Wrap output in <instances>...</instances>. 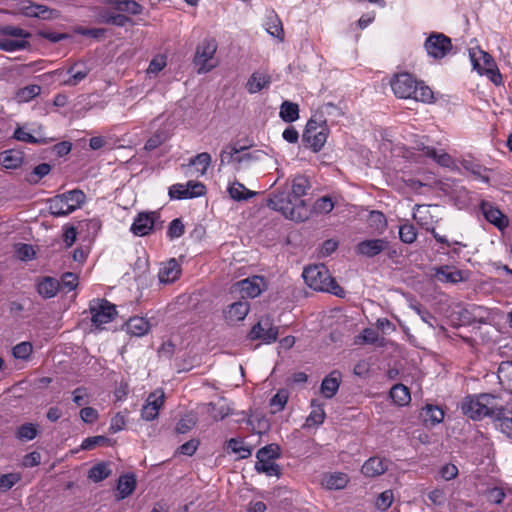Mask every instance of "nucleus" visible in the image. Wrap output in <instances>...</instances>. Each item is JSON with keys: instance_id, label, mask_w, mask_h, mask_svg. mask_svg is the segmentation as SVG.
I'll list each match as a JSON object with an SVG mask.
<instances>
[{"instance_id": "f257e3e1", "label": "nucleus", "mask_w": 512, "mask_h": 512, "mask_svg": "<svg viewBox=\"0 0 512 512\" xmlns=\"http://www.w3.org/2000/svg\"><path fill=\"white\" fill-rule=\"evenodd\" d=\"M391 88L395 96L402 99L430 103L434 98L432 90L422 82H418L409 73L396 75L391 81Z\"/></svg>"}, {"instance_id": "f03ea898", "label": "nucleus", "mask_w": 512, "mask_h": 512, "mask_svg": "<svg viewBox=\"0 0 512 512\" xmlns=\"http://www.w3.org/2000/svg\"><path fill=\"white\" fill-rule=\"evenodd\" d=\"M267 206L296 222H304L310 216V210L305 201H296L290 193L285 191L271 194L267 199Z\"/></svg>"}, {"instance_id": "7ed1b4c3", "label": "nucleus", "mask_w": 512, "mask_h": 512, "mask_svg": "<svg viewBox=\"0 0 512 512\" xmlns=\"http://www.w3.org/2000/svg\"><path fill=\"white\" fill-rule=\"evenodd\" d=\"M302 277L311 289L328 292L337 297H345V290L337 284L324 264H315L304 269Z\"/></svg>"}, {"instance_id": "20e7f679", "label": "nucleus", "mask_w": 512, "mask_h": 512, "mask_svg": "<svg viewBox=\"0 0 512 512\" xmlns=\"http://www.w3.org/2000/svg\"><path fill=\"white\" fill-rule=\"evenodd\" d=\"M501 404L496 396L492 394H480L478 396H467L461 403V411L473 420H480L490 417L494 421Z\"/></svg>"}, {"instance_id": "39448f33", "label": "nucleus", "mask_w": 512, "mask_h": 512, "mask_svg": "<svg viewBox=\"0 0 512 512\" xmlns=\"http://www.w3.org/2000/svg\"><path fill=\"white\" fill-rule=\"evenodd\" d=\"M85 201V193L80 189H73L50 198L47 203L51 215L62 217L79 209Z\"/></svg>"}, {"instance_id": "423d86ee", "label": "nucleus", "mask_w": 512, "mask_h": 512, "mask_svg": "<svg viewBox=\"0 0 512 512\" xmlns=\"http://www.w3.org/2000/svg\"><path fill=\"white\" fill-rule=\"evenodd\" d=\"M246 147L238 143L225 145L220 154V166L232 165L235 171L245 170L259 159V152H245Z\"/></svg>"}, {"instance_id": "0eeeda50", "label": "nucleus", "mask_w": 512, "mask_h": 512, "mask_svg": "<svg viewBox=\"0 0 512 512\" xmlns=\"http://www.w3.org/2000/svg\"><path fill=\"white\" fill-rule=\"evenodd\" d=\"M217 48L218 43L214 38H205L198 44L193 62L199 74L210 72L217 66L214 59Z\"/></svg>"}, {"instance_id": "6e6552de", "label": "nucleus", "mask_w": 512, "mask_h": 512, "mask_svg": "<svg viewBox=\"0 0 512 512\" xmlns=\"http://www.w3.org/2000/svg\"><path fill=\"white\" fill-rule=\"evenodd\" d=\"M328 132L325 121L319 123L315 119H310L306 124L302 140L313 152H319L326 143Z\"/></svg>"}, {"instance_id": "1a4fd4ad", "label": "nucleus", "mask_w": 512, "mask_h": 512, "mask_svg": "<svg viewBox=\"0 0 512 512\" xmlns=\"http://www.w3.org/2000/svg\"><path fill=\"white\" fill-rule=\"evenodd\" d=\"M424 50L428 57L441 60L449 55L453 49L451 38L441 32H432L424 41Z\"/></svg>"}, {"instance_id": "9d476101", "label": "nucleus", "mask_w": 512, "mask_h": 512, "mask_svg": "<svg viewBox=\"0 0 512 512\" xmlns=\"http://www.w3.org/2000/svg\"><path fill=\"white\" fill-rule=\"evenodd\" d=\"M478 54L479 57L476 56V53H470L474 69H476L481 75H486L495 85H502V75L499 72L492 56L482 50H480Z\"/></svg>"}, {"instance_id": "9b49d317", "label": "nucleus", "mask_w": 512, "mask_h": 512, "mask_svg": "<svg viewBox=\"0 0 512 512\" xmlns=\"http://www.w3.org/2000/svg\"><path fill=\"white\" fill-rule=\"evenodd\" d=\"M91 69L83 61L73 63L66 71L63 69H56L49 74L57 76L60 84L64 86L74 87L86 79Z\"/></svg>"}, {"instance_id": "f8f14e48", "label": "nucleus", "mask_w": 512, "mask_h": 512, "mask_svg": "<svg viewBox=\"0 0 512 512\" xmlns=\"http://www.w3.org/2000/svg\"><path fill=\"white\" fill-rule=\"evenodd\" d=\"M91 322L96 328L111 322L116 316V307L106 299H93L89 303Z\"/></svg>"}, {"instance_id": "ddd939ff", "label": "nucleus", "mask_w": 512, "mask_h": 512, "mask_svg": "<svg viewBox=\"0 0 512 512\" xmlns=\"http://www.w3.org/2000/svg\"><path fill=\"white\" fill-rule=\"evenodd\" d=\"M278 334V327L273 324L272 318L264 316L253 325L248 337L250 340H261L263 343L271 344L277 340Z\"/></svg>"}, {"instance_id": "4468645a", "label": "nucleus", "mask_w": 512, "mask_h": 512, "mask_svg": "<svg viewBox=\"0 0 512 512\" xmlns=\"http://www.w3.org/2000/svg\"><path fill=\"white\" fill-rule=\"evenodd\" d=\"M19 13L29 18H38L45 21L54 20L60 17V12L46 5L27 1L20 5Z\"/></svg>"}, {"instance_id": "2eb2a0df", "label": "nucleus", "mask_w": 512, "mask_h": 512, "mask_svg": "<svg viewBox=\"0 0 512 512\" xmlns=\"http://www.w3.org/2000/svg\"><path fill=\"white\" fill-rule=\"evenodd\" d=\"M205 192V185L197 181H188L186 184L177 183L169 188L170 198L178 200L200 197Z\"/></svg>"}, {"instance_id": "dca6fc26", "label": "nucleus", "mask_w": 512, "mask_h": 512, "mask_svg": "<svg viewBox=\"0 0 512 512\" xmlns=\"http://www.w3.org/2000/svg\"><path fill=\"white\" fill-rule=\"evenodd\" d=\"M389 247V241L386 238L366 239L360 241L355 252L367 258H373L384 252Z\"/></svg>"}, {"instance_id": "f3484780", "label": "nucleus", "mask_w": 512, "mask_h": 512, "mask_svg": "<svg viewBox=\"0 0 512 512\" xmlns=\"http://www.w3.org/2000/svg\"><path fill=\"white\" fill-rule=\"evenodd\" d=\"M158 218L159 215L156 212L139 213L134 219L130 231L136 236H146L152 231Z\"/></svg>"}, {"instance_id": "a211bd4d", "label": "nucleus", "mask_w": 512, "mask_h": 512, "mask_svg": "<svg viewBox=\"0 0 512 512\" xmlns=\"http://www.w3.org/2000/svg\"><path fill=\"white\" fill-rule=\"evenodd\" d=\"M165 394L162 389H156L150 393L146 399V404L141 410V416L146 421H152L157 418L159 409L164 403Z\"/></svg>"}, {"instance_id": "6ab92c4d", "label": "nucleus", "mask_w": 512, "mask_h": 512, "mask_svg": "<svg viewBox=\"0 0 512 512\" xmlns=\"http://www.w3.org/2000/svg\"><path fill=\"white\" fill-rule=\"evenodd\" d=\"M235 286L241 292L242 297L255 298L265 289L266 282L261 276H253L237 282Z\"/></svg>"}, {"instance_id": "aec40b11", "label": "nucleus", "mask_w": 512, "mask_h": 512, "mask_svg": "<svg viewBox=\"0 0 512 512\" xmlns=\"http://www.w3.org/2000/svg\"><path fill=\"white\" fill-rule=\"evenodd\" d=\"M250 311V304L247 300H239L236 302H233L232 304L228 305L224 311L223 315L225 318V321L232 325L239 321H243L246 316L248 315Z\"/></svg>"}, {"instance_id": "412c9836", "label": "nucleus", "mask_w": 512, "mask_h": 512, "mask_svg": "<svg viewBox=\"0 0 512 512\" xmlns=\"http://www.w3.org/2000/svg\"><path fill=\"white\" fill-rule=\"evenodd\" d=\"M311 411L307 416L303 429L318 428L322 425L326 419V413L324 410V403L317 398L311 399L310 402Z\"/></svg>"}, {"instance_id": "4be33fe9", "label": "nucleus", "mask_w": 512, "mask_h": 512, "mask_svg": "<svg viewBox=\"0 0 512 512\" xmlns=\"http://www.w3.org/2000/svg\"><path fill=\"white\" fill-rule=\"evenodd\" d=\"M432 270L435 280L441 283L456 284L465 280L463 272L453 266L443 265L434 267Z\"/></svg>"}, {"instance_id": "5701e85b", "label": "nucleus", "mask_w": 512, "mask_h": 512, "mask_svg": "<svg viewBox=\"0 0 512 512\" xmlns=\"http://www.w3.org/2000/svg\"><path fill=\"white\" fill-rule=\"evenodd\" d=\"M60 289V281L54 277L45 276L36 281V290L44 299L55 297Z\"/></svg>"}, {"instance_id": "b1692460", "label": "nucleus", "mask_w": 512, "mask_h": 512, "mask_svg": "<svg viewBox=\"0 0 512 512\" xmlns=\"http://www.w3.org/2000/svg\"><path fill=\"white\" fill-rule=\"evenodd\" d=\"M495 426L512 440V408L501 404L496 418H494Z\"/></svg>"}, {"instance_id": "393cba45", "label": "nucleus", "mask_w": 512, "mask_h": 512, "mask_svg": "<svg viewBox=\"0 0 512 512\" xmlns=\"http://www.w3.org/2000/svg\"><path fill=\"white\" fill-rule=\"evenodd\" d=\"M481 210L485 219L497 228L503 229L507 227L508 220L498 208L487 202H483L481 204Z\"/></svg>"}, {"instance_id": "a878e982", "label": "nucleus", "mask_w": 512, "mask_h": 512, "mask_svg": "<svg viewBox=\"0 0 512 512\" xmlns=\"http://www.w3.org/2000/svg\"><path fill=\"white\" fill-rule=\"evenodd\" d=\"M24 154L17 149H9L0 153V165L7 170H15L23 164Z\"/></svg>"}, {"instance_id": "bb28decb", "label": "nucleus", "mask_w": 512, "mask_h": 512, "mask_svg": "<svg viewBox=\"0 0 512 512\" xmlns=\"http://www.w3.org/2000/svg\"><path fill=\"white\" fill-rule=\"evenodd\" d=\"M270 83L271 76L267 72L255 71L249 77L246 83V89L250 94H255L264 88H268Z\"/></svg>"}, {"instance_id": "cd10ccee", "label": "nucleus", "mask_w": 512, "mask_h": 512, "mask_svg": "<svg viewBox=\"0 0 512 512\" xmlns=\"http://www.w3.org/2000/svg\"><path fill=\"white\" fill-rule=\"evenodd\" d=\"M388 469V464L384 459L380 457H370L364 462L361 468V472L366 477H376L384 474Z\"/></svg>"}, {"instance_id": "c85d7f7f", "label": "nucleus", "mask_w": 512, "mask_h": 512, "mask_svg": "<svg viewBox=\"0 0 512 512\" xmlns=\"http://www.w3.org/2000/svg\"><path fill=\"white\" fill-rule=\"evenodd\" d=\"M181 269L176 259H170L164 263L158 273V278L161 283H172L178 279Z\"/></svg>"}, {"instance_id": "c756f323", "label": "nucleus", "mask_w": 512, "mask_h": 512, "mask_svg": "<svg viewBox=\"0 0 512 512\" xmlns=\"http://www.w3.org/2000/svg\"><path fill=\"white\" fill-rule=\"evenodd\" d=\"M150 328L149 321L143 317H132L125 325L126 332L136 337L144 336L149 332Z\"/></svg>"}, {"instance_id": "7c9ffc66", "label": "nucleus", "mask_w": 512, "mask_h": 512, "mask_svg": "<svg viewBox=\"0 0 512 512\" xmlns=\"http://www.w3.org/2000/svg\"><path fill=\"white\" fill-rule=\"evenodd\" d=\"M423 421L426 425L435 426L444 419V412L438 406L427 404L421 413Z\"/></svg>"}, {"instance_id": "2f4dec72", "label": "nucleus", "mask_w": 512, "mask_h": 512, "mask_svg": "<svg viewBox=\"0 0 512 512\" xmlns=\"http://www.w3.org/2000/svg\"><path fill=\"white\" fill-rule=\"evenodd\" d=\"M311 188L309 179L303 175H297L292 181L291 196L296 200H302L301 197L305 196Z\"/></svg>"}, {"instance_id": "473e14b6", "label": "nucleus", "mask_w": 512, "mask_h": 512, "mask_svg": "<svg viewBox=\"0 0 512 512\" xmlns=\"http://www.w3.org/2000/svg\"><path fill=\"white\" fill-rule=\"evenodd\" d=\"M136 488V478L134 474H125L120 476L117 484L119 499H124L131 495Z\"/></svg>"}, {"instance_id": "72a5a7b5", "label": "nucleus", "mask_w": 512, "mask_h": 512, "mask_svg": "<svg viewBox=\"0 0 512 512\" xmlns=\"http://www.w3.org/2000/svg\"><path fill=\"white\" fill-rule=\"evenodd\" d=\"M227 448L239 459H246L252 455V448L247 446L242 438H231L227 441Z\"/></svg>"}, {"instance_id": "f704fd0d", "label": "nucleus", "mask_w": 512, "mask_h": 512, "mask_svg": "<svg viewBox=\"0 0 512 512\" xmlns=\"http://www.w3.org/2000/svg\"><path fill=\"white\" fill-rule=\"evenodd\" d=\"M389 395L393 402L399 406L407 405L411 401L409 386H391Z\"/></svg>"}, {"instance_id": "c9c22d12", "label": "nucleus", "mask_w": 512, "mask_h": 512, "mask_svg": "<svg viewBox=\"0 0 512 512\" xmlns=\"http://www.w3.org/2000/svg\"><path fill=\"white\" fill-rule=\"evenodd\" d=\"M230 197L236 201L248 200L255 196V192L248 190L242 183L233 182L227 189Z\"/></svg>"}, {"instance_id": "e433bc0d", "label": "nucleus", "mask_w": 512, "mask_h": 512, "mask_svg": "<svg viewBox=\"0 0 512 512\" xmlns=\"http://www.w3.org/2000/svg\"><path fill=\"white\" fill-rule=\"evenodd\" d=\"M280 118L287 123L296 121L299 118V106L290 101H284L280 106Z\"/></svg>"}, {"instance_id": "4c0bfd02", "label": "nucleus", "mask_w": 512, "mask_h": 512, "mask_svg": "<svg viewBox=\"0 0 512 512\" xmlns=\"http://www.w3.org/2000/svg\"><path fill=\"white\" fill-rule=\"evenodd\" d=\"M111 473L112 470L110 469V464L106 462H100L89 469L88 478L97 483L108 478Z\"/></svg>"}, {"instance_id": "58836bf2", "label": "nucleus", "mask_w": 512, "mask_h": 512, "mask_svg": "<svg viewBox=\"0 0 512 512\" xmlns=\"http://www.w3.org/2000/svg\"><path fill=\"white\" fill-rule=\"evenodd\" d=\"M349 478L345 473H332L324 478V485L330 490H340L346 487Z\"/></svg>"}, {"instance_id": "ea45409f", "label": "nucleus", "mask_w": 512, "mask_h": 512, "mask_svg": "<svg viewBox=\"0 0 512 512\" xmlns=\"http://www.w3.org/2000/svg\"><path fill=\"white\" fill-rule=\"evenodd\" d=\"M211 161V155L207 152H202L189 160V166H194L197 172L203 176L210 167Z\"/></svg>"}, {"instance_id": "a19ab883", "label": "nucleus", "mask_w": 512, "mask_h": 512, "mask_svg": "<svg viewBox=\"0 0 512 512\" xmlns=\"http://www.w3.org/2000/svg\"><path fill=\"white\" fill-rule=\"evenodd\" d=\"M255 470L258 473H264L267 476H277L279 477L280 472V466L276 464L275 462L271 460H258L255 463Z\"/></svg>"}, {"instance_id": "79ce46f5", "label": "nucleus", "mask_w": 512, "mask_h": 512, "mask_svg": "<svg viewBox=\"0 0 512 512\" xmlns=\"http://www.w3.org/2000/svg\"><path fill=\"white\" fill-rule=\"evenodd\" d=\"M368 224L378 234H382L387 227V219L380 211H371L368 217Z\"/></svg>"}, {"instance_id": "37998d69", "label": "nucleus", "mask_w": 512, "mask_h": 512, "mask_svg": "<svg viewBox=\"0 0 512 512\" xmlns=\"http://www.w3.org/2000/svg\"><path fill=\"white\" fill-rule=\"evenodd\" d=\"M30 46L27 40L23 39H9V38H0V50L5 52H15L19 50L26 49Z\"/></svg>"}, {"instance_id": "c03bdc74", "label": "nucleus", "mask_w": 512, "mask_h": 512, "mask_svg": "<svg viewBox=\"0 0 512 512\" xmlns=\"http://www.w3.org/2000/svg\"><path fill=\"white\" fill-rule=\"evenodd\" d=\"M38 435L37 426L33 423H25L19 426L15 432V437L20 441H31Z\"/></svg>"}, {"instance_id": "a18cd8bd", "label": "nucleus", "mask_w": 512, "mask_h": 512, "mask_svg": "<svg viewBox=\"0 0 512 512\" xmlns=\"http://www.w3.org/2000/svg\"><path fill=\"white\" fill-rule=\"evenodd\" d=\"M51 171V166L48 163H41L37 165L29 174L26 176V181L29 184L35 185L40 182L42 178L48 175Z\"/></svg>"}, {"instance_id": "49530a36", "label": "nucleus", "mask_w": 512, "mask_h": 512, "mask_svg": "<svg viewBox=\"0 0 512 512\" xmlns=\"http://www.w3.org/2000/svg\"><path fill=\"white\" fill-rule=\"evenodd\" d=\"M289 392L287 389H279L278 392L270 399V407L272 413H278L282 411L288 401Z\"/></svg>"}, {"instance_id": "de8ad7c7", "label": "nucleus", "mask_w": 512, "mask_h": 512, "mask_svg": "<svg viewBox=\"0 0 512 512\" xmlns=\"http://www.w3.org/2000/svg\"><path fill=\"white\" fill-rule=\"evenodd\" d=\"M41 92V87L37 84H31L19 89L16 93V99L19 102H29L37 97Z\"/></svg>"}, {"instance_id": "09e8293b", "label": "nucleus", "mask_w": 512, "mask_h": 512, "mask_svg": "<svg viewBox=\"0 0 512 512\" xmlns=\"http://www.w3.org/2000/svg\"><path fill=\"white\" fill-rule=\"evenodd\" d=\"M420 149L423 151L424 155L434 159L438 164L442 166L449 167L452 164L451 156L445 152L438 153L432 147H422Z\"/></svg>"}, {"instance_id": "8fccbe9b", "label": "nucleus", "mask_w": 512, "mask_h": 512, "mask_svg": "<svg viewBox=\"0 0 512 512\" xmlns=\"http://www.w3.org/2000/svg\"><path fill=\"white\" fill-rule=\"evenodd\" d=\"M118 11L126 12L131 15H139L143 11V7L135 0H119L115 3Z\"/></svg>"}, {"instance_id": "3c124183", "label": "nucleus", "mask_w": 512, "mask_h": 512, "mask_svg": "<svg viewBox=\"0 0 512 512\" xmlns=\"http://www.w3.org/2000/svg\"><path fill=\"white\" fill-rule=\"evenodd\" d=\"M280 457V447L277 444H269L262 448H260L256 453V458L258 460H271L277 459Z\"/></svg>"}, {"instance_id": "603ef678", "label": "nucleus", "mask_w": 512, "mask_h": 512, "mask_svg": "<svg viewBox=\"0 0 512 512\" xmlns=\"http://www.w3.org/2000/svg\"><path fill=\"white\" fill-rule=\"evenodd\" d=\"M399 238L405 244H412L417 238L416 228L409 223H405L399 227Z\"/></svg>"}, {"instance_id": "864d4df0", "label": "nucleus", "mask_w": 512, "mask_h": 512, "mask_svg": "<svg viewBox=\"0 0 512 512\" xmlns=\"http://www.w3.org/2000/svg\"><path fill=\"white\" fill-rule=\"evenodd\" d=\"M33 351V346L30 342L24 341L15 345L12 349V355L16 359L28 360Z\"/></svg>"}, {"instance_id": "5fc2aeb1", "label": "nucleus", "mask_w": 512, "mask_h": 512, "mask_svg": "<svg viewBox=\"0 0 512 512\" xmlns=\"http://www.w3.org/2000/svg\"><path fill=\"white\" fill-rule=\"evenodd\" d=\"M334 202L331 197L323 196L318 198L313 205V210L318 214H328L334 208Z\"/></svg>"}, {"instance_id": "6e6d98bb", "label": "nucleus", "mask_w": 512, "mask_h": 512, "mask_svg": "<svg viewBox=\"0 0 512 512\" xmlns=\"http://www.w3.org/2000/svg\"><path fill=\"white\" fill-rule=\"evenodd\" d=\"M20 480L21 476L18 473H8L0 476V491L6 492L10 490Z\"/></svg>"}, {"instance_id": "4d7b16f0", "label": "nucleus", "mask_w": 512, "mask_h": 512, "mask_svg": "<svg viewBox=\"0 0 512 512\" xmlns=\"http://www.w3.org/2000/svg\"><path fill=\"white\" fill-rule=\"evenodd\" d=\"M109 442L110 439L102 435L88 437L82 442L81 448L83 450H91L96 446L107 445Z\"/></svg>"}, {"instance_id": "13d9d810", "label": "nucleus", "mask_w": 512, "mask_h": 512, "mask_svg": "<svg viewBox=\"0 0 512 512\" xmlns=\"http://www.w3.org/2000/svg\"><path fill=\"white\" fill-rule=\"evenodd\" d=\"M1 34L26 40L31 34L22 28L7 25L0 29Z\"/></svg>"}, {"instance_id": "bf43d9fd", "label": "nucleus", "mask_w": 512, "mask_h": 512, "mask_svg": "<svg viewBox=\"0 0 512 512\" xmlns=\"http://www.w3.org/2000/svg\"><path fill=\"white\" fill-rule=\"evenodd\" d=\"M184 232H185L184 224L182 223L181 219L176 218L171 221V223L168 227L167 236L170 239H175V238L181 237L184 234Z\"/></svg>"}, {"instance_id": "052dcab7", "label": "nucleus", "mask_w": 512, "mask_h": 512, "mask_svg": "<svg viewBox=\"0 0 512 512\" xmlns=\"http://www.w3.org/2000/svg\"><path fill=\"white\" fill-rule=\"evenodd\" d=\"M512 374V362L502 363L498 369V380L499 384H511L512 378L510 375Z\"/></svg>"}, {"instance_id": "680f3d73", "label": "nucleus", "mask_w": 512, "mask_h": 512, "mask_svg": "<svg viewBox=\"0 0 512 512\" xmlns=\"http://www.w3.org/2000/svg\"><path fill=\"white\" fill-rule=\"evenodd\" d=\"M266 30L271 36L276 37L280 40H283V36H284L283 27H282L281 21L277 17H274L273 19H271V21L268 23Z\"/></svg>"}, {"instance_id": "e2e57ef3", "label": "nucleus", "mask_w": 512, "mask_h": 512, "mask_svg": "<svg viewBox=\"0 0 512 512\" xmlns=\"http://www.w3.org/2000/svg\"><path fill=\"white\" fill-rule=\"evenodd\" d=\"M67 289L68 292L74 290L78 285V277L72 272H66L62 275L60 286Z\"/></svg>"}, {"instance_id": "0e129e2a", "label": "nucleus", "mask_w": 512, "mask_h": 512, "mask_svg": "<svg viewBox=\"0 0 512 512\" xmlns=\"http://www.w3.org/2000/svg\"><path fill=\"white\" fill-rule=\"evenodd\" d=\"M378 333L371 329L365 328L362 333L357 337L356 343L374 344L378 340Z\"/></svg>"}, {"instance_id": "69168bd1", "label": "nucleus", "mask_w": 512, "mask_h": 512, "mask_svg": "<svg viewBox=\"0 0 512 512\" xmlns=\"http://www.w3.org/2000/svg\"><path fill=\"white\" fill-rule=\"evenodd\" d=\"M393 503V493L391 490L382 492L376 501V505L380 510H387Z\"/></svg>"}, {"instance_id": "338daca9", "label": "nucleus", "mask_w": 512, "mask_h": 512, "mask_svg": "<svg viewBox=\"0 0 512 512\" xmlns=\"http://www.w3.org/2000/svg\"><path fill=\"white\" fill-rule=\"evenodd\" d=\"M166 66V58L164 56L154 57L147 69L148 74H157Z\"/></svg>"}, {"instance_id": "774afa93", "label": "nucleus", "mask_w": 512, "mask_h": 512, "mask_svg": "<svg viewBox=\"0 0 512 512\" xmlns=\"http://www.w3.org/2000/svg\"><path fill=\"white\" fill-rule=\"evenodd\" d=\"M200 442L197 439H191L187 441L186 443L182 444L178 448V453L186 456H192L196 450L198 449Z\"/></svg>"}]
</instances>
